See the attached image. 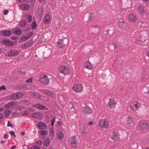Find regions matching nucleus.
<instances>
[{"label":"nucleus","instance_id":"nucleus-1","mask_svg":"<svg viewBox=\"0 0 149 149\" xmlns=\"http://www.w3.org/2000/svg\"><path fill=\"white\" fill-rule=\"evenodd\" d=\"M40 82L43 85H47L49 83V79L46 75L41 74L40 77Z\"/></svg>","mask_w":149,"mask_h":149},{"label":"nucleus","instance_id":"nucleus-2","mask_svg":"<svg viewBox=\"0 0 149 149\" xmlns=\"http://www.w3.org/2000/svg\"><path fill=\"white\" fill-rule=\"evenodd\" d=\"M140 103L138 101H134L130 104V108L134 111L138 110L140 107Z\"/></svg>","mask_w":149,"mask_h":149},{"label":"nucleus","instance_id":"nucleus-3","mask_svg":"<svg viewBox=\"0 0 149 149\" xmlns=\"http://www.w3.org/2000/svg\"><path fill=\"white\" fill-rule=\"evenodd\" d=\"M68 40L65 38L63 40H59L57 42V46L59 48H63L66 44L67 43Z\"/></svg>","mask_w":149,"mask_h":149},{"label":"nucleus","instance_id":"nucleus-4","mask_svg":"<svg viewBox=\"0 0 149 149\" xmlns=\"http://www.w3.org/2000/svg\"><path fill=\"white\" fill-rule=\"evenodd\" d=\"M99 125L102 127L106 128L109 125V122L106 119H101Z\"/></svg>","mask_w":149,"mask_h":149},{"label":"nucleus","instance_id":"nucleus-5","mask_svg":"<svg viewBox=\"0 0 149 149\" xmlns=\"http://www.w3.org/2000/svg\"><path fill=\"white\" fill-rule=\"evenodd\" d=\"M60 70L64 75H66L69 72V70L68 67L65 66L61 65L60 67Z\"/></svg>","mask_w":149,"mask_h":149},{"label":"nucleus","instance_id":"nucleus-6","mask_svg":"<svg viewBox=\"0 0 149 149\" xmlns=\"http://www.w3.org/2000/svg\"><path fill=\"white\" fill-rule=\"evenodd\" d=\"M117 104V102L114 99H111L107 103L108 106L110 109L114 108Z\"/></svg>","mask_w":149,"mask_h":149},{"label":"nucleus","instance_id":"nucleus-7","mask_svg":"<svg viewBox=\"0 0 149 149\" xmlns=\"http://www.w3.org/2000/svg\"><path fill=\"white\" fill-rule=\"evenodd\" d=\"M72 88L73 90L76 92H80L82 90L83 87L81 84H78L74 85Z\"/></svg>","mask_w":149,"mask_h":149},{"label":"nucleus","instance_id":"nucleus-8","mask_svg":"<svg viewBox=\"0 0 149 149\" xmlns=\"http://www.w3.org/2000/svg\"><path fill=\"white\" fill-rule=\"evenodd\" d=\"M84 113L85 114L88 113H91L92 112V109L88 106H86L84 107L83 110Z\"/></svg>","mask_w":149,"mask_h":149},{"label":"nucleus","instance_id":"nucleus-9","mask_svg":"<svg viewBox=\"0 0 149 149\" xmlns=\"http://www.w3.org/2000/svg\"><path fill=\"white\" fill-rule=\"evenodd\" d=\"M18 53L17 51L15 50H11L8 52V55L9 57L16 56Z\"/></svg>","mask_w":149,"mask_h":149},{"label":"nucleus","instance_id":"nucleus-10","mask_svg":"<svg viewBox=\"0 0 149 149\" xmlns=\"http://www.w3.org/2000/svg\"><path fill=\"white\" fill-rule=\"evenodd\" d=\"M111 138L113 140H116L119 139V136L117 132H113L111 133Z\"/></svg>","mask_w":149,"mask_h":149},{"label":"nucleus","instance_id":"nucleus-11","mask_svg":"<svg viewBox=\"0 0 149 149\" xmlns=\"http://www.w3.org/2000/svg\"><path fill=\"white\" fill-rule=\"evenodd\" d=\"M1 35L5 36H9L11 34L10 31L9 30H3L1 32Z\"/></svg>","mask_w":149,"mask_h":149},{"label":"nucleus","instance_id":"nucleus-12","mask_svg":"<svg viewBox=\"0 0 149 149\" xmlns=\"http://www.w3.org/2000/svg\"><path fill=\"white\" fill-rule=\"evenodd\" d=\"M38 127L41 130L45 129L47 128L46 124L42 123L39 122L37 123Z\"/></svg>","mask_w":149,"mask_h":149},{"label":"nucleus","instance_id":"nucleus-13","mask_svg":"<svg viewBox=\"0 0 149 149\" xmlns=\"http://www.w3.org/2000/svg\"><path fill=\"white\" fill-rule=\"evenodd\" d=\"M3 44L4 45H6L7 46H11L13 44V43L11 41L4 39L2 40Z\"/></svg>","mask_w":149,"mask_h":149},{"label":"nucleus","instance_id":"nucleus-14","mask_svg":"<svg viewBox=\"0 0 149 149\" xmlns=\"http://www.w3.org/2000/svg\"><path fill=\"white\" fill-rule=\"evenodd\" d=\"M93 65L89 62H86L85 63L84 67L87 69L91 70L93 68Z\"/></svg>","mask_w":149,"mask_h":149},{"label":"nucleus","instance_id":"nucleus-15","mask_svg":"<svg viewBox=\"0 0 149 149\" xmlns=\"http://www.w3.org/2000/svg\"><path fill=\"white\" fill-rule=\"evenodd\" d=\"M64 19L66 22H69L72 21L73 18L72 15L70 14L66 17Z\"/></svg>","mask_w":149,"mask_h":149},{"label":"nucleus","instance_id":"nucleus-16","mask_svg":"<svg viewBox=\"0 0 149 149\" xmlns=\"http://www.w3.org/2000/svg\"><path fill=\"white\" fill-rule=\"evenodd\" d=\"M128 19L130 21L132 22H134L136 20V17L134 15L130 14L128 17Z\"/></svg>","mask_w":149,"mask_h":149},{"label":"nucleus","instance_id":"nucleus-17","mask_svg":"<svg viewBox=\"0 0 149 149\" xmlns=\"http://www.w3.org/2000/svg\"><path fill=\"white\" fill-rule=\"evenodd\" d=\"M44 11L43 9L42 8H38L37 13L38 15L39 16L40 18H41L43 14Z\"/></svg>","mask_w":149,"mask_h":149},{"label":"nucleus","instance_id":"nucleus-18","mask_svg":"<svg viewBox=\"0 0 149 149\" xmlns=\"http://www.w3.org/2000/svg\"><path fill=\"white\" fill-rule=\"evenodd\" d=\"M50 20V17L49 14H47L43 20V22L45 24L49 23Z\"/></svg>","mask_w":149,"mask_h":149},{"label":"nucleus","instance_id":"nucleus-19","mask_svg":"<svg viewBox=\"0 0 149 149\" xmlns=\"http://www.w3.org/2000/svg\"><path fill=\"white\" fill-rule=\"evenodd\" d=\"M20 6L21 9L23 10H28L30 7L27 4L22 5Z\"/></svg>","mask_w":149,"mask_h":149},{"label":"nucleus","instance_id":"nucleus-20","mask_svg":"<svg viewBox=\"0 0 149 149\" xmlns=\"http://www.w3.org/2000/svg\"><path fill=\"white\" fill-rule=\"evenodd\" d=\"M34 107L40 110H42L45 108V107L43 105L38 104H35Z\"/></svg>","mask_w":149,"mask_h":149},{"label":"nucleus","instance_id":"nucleus-21","mask_svg":"<svg viewBox=\"0 0 149 149\" xmlns=\"http://www.w3.org/2000/svg\"><path fill=\"white\" fill-rule=\"evenodd\" d=\"M22 33L21 30L19 29H15L14 31V34L17 35H19L22 34Z\"/></svg>","mask_w":149,"mask_h":149},{"label":"nucleus","instance_id":"nucleus-22","mask_svg":"<svg viewBox=\"0 0 149 149\" xmlns=\"http://www.w3.org/2000/svg\"><path fill=\"white\" fill-rule=\"evenodd\" d=\"M141 128L143 130H146L148 128V124L147 123H142L140 124Z\"/></svg>","mask_w":149,"mask_h":149},{"label":"nucleus","instance_id":"nucleus-23","mask_svg":"<svg viewBox=\"0 0 149 149\" xmlns=\"http://www.w3.org/2000/svg\"><path fill=\"white\" fill-rule=\"evenodd\" d=\"M31 45V43L29 42H28L25 43L23 45V46L21 47L26 49L29 47Z\"/></svg>","mask_w":149,"mask_h":149},{"label":"nucleus","instance_id":"nucleus-24","mask_svg":"<svg viewBox=\"0 0 149 149\" xmlns=\"http://www.w3.org/2000/svg\"><path fill=\"white\" fill-rule=\"evenodd\" d=\"M57 138L60 140L62 139L64 137V135L63 132H58L57 134Z\"/></svg>","mask_w":149,"mask_h":149},{"label":"nucleus","instance_id":"nucleus-25","mask_svg":"<svg viewBox=\"0 0 149 149\" xmlns=\"http://www.w3.org/2000/svg\"><path fill=\"white\" fill-rule=\"evenodd\" d=\"M41 113H35L33 114L32 115V117L33 118H39L40 117V116L41 114Z\"/></svg>","mask_w":149,"mask_h":149},{"label":"nucleus","instance_id":"nucleus-26","mask_svg":"<svg viewBox=\"0 0 149 149\" xmlns=\"http://www.w3.org/2000/svg\"><path fill=\"white\" fill-rule=\"evenodd\" d=\"M30 38V36H26L25 37L23 35L21 36L20 38L21 40L23 42H24L27 40L28 39Z\"/></svg>","mask_w":149,"mask_h":149},{"label":"nucleus","instance_id":"nucleus-27","mask_svg":"<svg viewBox=\"0 0 149 149\" xmlns=\"http://www.w3.org/2000/svg\"><path fill=\"white\" fill-rule=\"evenodd\" d=\"M10 98L11 99L13 100H16L18 99L16 93L12 94L10 96Z\"/></svg>","mask_w":149,"mask_h":149},{"label":"nucleus","instance_id":"nucleus-28","mask_svg":"<svg viewBox=\"0 0 149 149\" xmlns=\"http://www.w3.org/2000/svg\"><path fill=\"white\" fill-rule=\"evenodd\" d=\"M39 132L40 135L42 136L45 135L47 133V131L46 130H40Z\"/></svg>","mask_w":149,"mask_h":149},{"label":"nucleus","instance_id":"nucleus-29","mask_svg":"<svg viewBox=\"0 0 149 149\" xmlns=\"http://www.w3.org/2000/svg\"><path fill=\"white\" fill-rule=\"evenodd\" d=\"M42 93L49 96H51L52 95V93L48 90L43 91H42Z\"/></svg>","mask_w":149,"mask_h":149},{"label":"nucleus","instance_id":"nucleus-30","mask_svg":"<svg viewBox=\"0 0 149 149\" xmlns=\"http://www.w3.org/2000/svg\"><path fill=\"white\" fill-rule=\"evenodd\" d=\"M50 143L49 139H47L44 141V145L45 146H47Z\"/></svg>","mask_w":149,"mask_h":149},{"label":"nucleus","instance_id":"nucleus-31","mask_svg":"<svg viewBox=\"0 0 149 149\" xmlns=\"http://www.w3.org/2000/svg\"><path fill=\"white\" fill-rule=\"evenodd\" d=\"M26 17L29 22H30L32 20V16L31 15H27L26 16Z\"/></svg>","mask_w":149,"mask_h":149},{"label":"nucleus","instance_id":"nucleus-32","mask_svg":"<svg viewBox=\"0 0 149 149\" xmlns=\"http://www.w3.org/2000/svg\"><path fill=\"white\" fill-rule=\"evenodd\" d=\"M138 9L140 13H142L144 12L143 7L141 6L138 8Z\"/></svg>","mask_w":149,"mask_h":149},{"label":"nucleus","instance_id":"nucleus-33","mask_svg":"<svg viewBox=\"0 0 149 149\" xmlns=\"http://www.w3.org/2000/svg\"><path fill=\"white\" fill-rule=\"evenodd\" d=\"M95 19V16L94 14H90V16L89 17V20L92 22Z\"/></svg>","mask_w":149,"mask_h":149},{"label":"nucleus","instance_id":"nucleus-34","mask_svg":"<svg viewBox=\"0 0 149 149\" xmlns=\"http://www.w3.org/2000/svg\"><path fill=\"white\" fill-rule=\"evenodd\" d=\"M133 119L131 117H129L127 121V124H130L133 122Z\"/></svg>","mask_w":149,"mask_h":149},{"label":"nucleus","instance_id":"nucleus-35","mask_svg":"<svg viewBox=\"0 0 149 149\" xmlns=\"http://www.w3.org/2000/svg\"><path fill=\"white\" fill-rule=\"evenodd\" d=\"M26 24V22L25 21H22L20 23L21 26L25 27Z\"/></svg>","mask_w":149,"mask_h":149},{"label":"nucleus","instance_id":"nucleus-36","mask_svg":"<svg viewBox=\"0 0 149 149\" xmlns=\"http://www.w3.org/2000/svg\"><path fill=\"white\" fill-rule=\"evenodd\" d=\"M10 114V111L9 110H6L5 112V115L6 117H8Z\"/></svg>","mask_w":149,"mask_h":149},{"label":"nucleus","instance_id":"nucleus-37","mask_svg":"<svg viewBox=\"0 0 149 149\" xmlns=\"http://www.w3.org/2000/svg\"><path fill=\"white\" fill-rule=\"evenodd\" d=\"M15 104V103L14 102H11L8 103V104L6 106V107L7 106L8 107L10 108L12 106H14V105Z\"/></svg>","mask_w":149,"mask_h":149},{"label":"nucleus","instance_id":"nucleus-38","mask_svg":"<svg viewBox=\"0 0 149 149\" xmlns=\"http://www.w3.org/2000/svg\"><path fill=\"white\" fill-rule=\"evenodd\" d=\"M78 144V143H70L71 146L73 148L76 147Z\"/></svg>","mask_w":149,"mask_h":149},{"label":"nucleus","instance_id":"nucleus-39","mask_svg":"<svg viewBox=\"0 0 149 149\" xmlns=\"http://www.w3.org/2000/svg\"><path fill=\"white\" fill-rule=\"evenodd\" d=\"M29 112L27 111H24V113H23L22 116H27L29 115Z\"/></svg>","mask_w":149,"mask_h":149},{"label":"nucleus","instance_id":"nucleus-40","mask_svg":"<svg viewBox=\"0 0 149 149\" xmlns=\"http://www.w3.org/2000/svg\"><path fill=\"white\" fill-rule=\"evenodd\" d=\"M119 26L122 28H123L125 26V24H124V22L123 21L120 22L119 23Z\"/></svg>","mask_w":149,"mask_h":149},{"label":"nucleus","instance_id":"nucleus-41","mask_svg":"<svg viewBox=\"0 0 149 149\" xmlns=\"http://www.w3.org/2000/svg\"><path fill=\"white\" fill-rule=\"evenodd\" d=\"M55 117H54L52 118L51 120V124L52 126H53L54 124V123L55 121Z\"/></svg>","mask_w":149,"mask_h":149},{"label":"nucleus","instance_id":"nucleus-42","mask_svg":"<svg viewBox=\"0 0 149 149\" xmlns=\"http://www.w3.org/2000/svg\"><path fill=\"white\" fill-rule=\"evenodd\" d=\"M37 26V24L36 22H33L32 23V28L33 29L35 28Z\"/></svg>","mask_w":149,"mask_h":149},{"label":"nucleus","instance_id":"nucleus-43","mask_svg":"<svg viewBox=\"0 0 149 149\" xmlns=\"http://www.w3.org/2000/svg\"><path fill=\"white\" fill-rule=\"evenodd\" d=\"M16 94L18 99L20 98L23 96V94L19 92L16 93Z\"/></svg>","mask_w":149,"mask_h":149},{"label":"nucleus","instance_id":"nucleus-44","mask_svg":"<svg viewBox=\"0 0 149 149\" xmlns=\"http://www.w3.org/2000/svg\"><path fill=\"white\" fill-rule=\"evenodd\" d=\"M107 36L112 35L113 32L111 30H107Z\"/></svg>","mask_w":149,"mask_h":149},{"label":"nucleus","instance_id":"nucleus-45","mask_svg":"<svg viewBox=\"0 0 149 149\" xmlns=\"http://www.w3.org/2000/svg\"><path fill=\"white\" fill-rule=\"evenodd\" d=\"M31 149H40V148L37 145L33 146L31 147Z\"/></svg>","mask_w":149,"mask_h":149},{"label":"nucleus","instance_id":"nucleus-46","mask_svg":"<svg viewBox=\"0 0 149 149\" xmlns=\"http://www.w3.org/2000/svg\"><path fill=\"white\" fill-rule=\"evenodd\" d=\"M50 134L51 136H54V133L53 129H51L50 131Z\"/></svg>","mask_w":149,"mask_h":149},{"label":"nucleus","instance_id":"nucleus-47","mask_svg":"<svg viewBox=\"0 0 149 149\" xmlns=\"http://www.w3.org/2000/svg\"><path fill=\"white\" fill-rule=\"evenodd\" d=\"M32 79H29L26 80V82L27 83H31L32 82Z\"/></svg>","mask_w":149,"mask_h":149},{"label":"nucleus","instance_id":"nucleus-48","mask_svg":"<svg viewBox=\"0 0 149 149\" xmlns=\"http://www.w3.org/2000/svg\"><path fill=\"white\" fill-rule=\"evenodd\" d=\"M10 133V134L11 136H14L15 137H16V135H15V133L13 131H10L9 132Z\"/></svg>","mask_w":149,"mask_h":149},{"label":"nucleus","instance_id":"nucleus-49","mask_svg":"<svg viewBox=\"0 0 149 149\" xmlns=\"http://www.w3.org/2000/svg\"><path fill=\"white\" fill-rule=\"evenodd\" d=\"M7 126L8 127H11L12 128L13 127V125L11 124V123H10V122L9 121H8Z\"/></svg>","mask_w":149,"mask_h":149},{"label":"nucleus","instance_id":"nucleus-50","mask_svg":"<svg viewBox=\"0 0 149 149\" xmlns=\"http://www.w3.org/2000/svg\"><path fill=\"white\" fill-rule=\"evenodd\" d=\"M8 13V10H5L4 11L3 14L5 15H7Z\"/></svg>","mask_w":149,"mask_h":149},{"label":"nucleus","instance_id":"nucleus-51","mask_svg":"<svg viewBox=\"0 0 149 149\" xmlns=\"http://www.w3.org/2000/svg\"><path fill=\"white\" fill-rule=\"evenodd\" d=\"M37 143L40 145H42V142L41 141H37Z\"/></svg>","mask_w":149,"mask_h":149},{"label":"nucleus","instance_id":"nucleus-52","mask_svg":"<svg viewBox=\"0 0 149 149\" xmlns=\"http://www.w3.org/2000/svg\"><path fill=\"white\" fill-rule=\"evenodd\" d=\"M28 36H30V38L33 35V33L32 32H30V33H27Z\"/></svg>","mask_w":149,"mask_h":149},{"label":"nucleus","instance_id":"nucleus-53","mask_svg":"<svg viewBox=\"0 0 149 149\" xmlns=\"http://www.w3.org/2000/svg\"><path fill=\"white\" fill-rule=\"evenodd\" d=\"M19 114V113L17 112H14L13 113V116L15 115H18Z\"/></svg>","mask_w":149,"mask_h":149},{"label":"nucleus","instance_id":"nucleus-54","mask_svg":"<svg viewBox=\"0 0 149 149\" xmlns=\"http://www.w3.org/2000/svg\"><path fill=\"white\" fill-rule=\"evenodd\" d=\"M6 87L3 85L0 88V90H1L2 89L6 90Z\"/></svg>","mask_w":149,"mask_h":149},{"label":"nucleus","instance_id":"nucleus-55","mask_svg":"<svg viewBox=\"0 0 149 149\" xmlns=\"http://www.w3.org/2000/svg\"><path fill=\"white\" fill-rule=\"evenodd\" d=\"M76 140L75 137L73 136L70 140V141H75Z\"/></svg>","mask_w":149,"mask_h":149},{"label":"nucleus","instance_id":"nucleus-56","mask_svg":"<svg viewBox=\"0 0 149 149\" xmlns=\"http://www.w3.org/2000/svg\"><path fill=\"white\" fill-rule=\"evenodd\" d=\"M3 117V115L1 113H0V122L1 121V119Z\"/></svg>","mask_w":149,"mask_h":149},{"label":"nucleus","instance_id":"nucleus-57","mask_svg":"<svg viewBox=\"0 0 149 149\" xmlns=\"http://www.w3.org/2000/svg\"><path fill=\"white\" fill-rule=\"evenodd\" d=\"M4 137L5 139H7L8 137V135L7 134H5L4 136Z\"/></svg>","mask_w":149,"mask_h":149},{"label":"nucleus","instance_id":"nucleus-58","mask_svg":"<svg viewBox=\"0 0 149 149\" xmlns=\"http://www.w3.org/2000/svg\"><path fill=\"white\" fill-rule=\"evenodd\" d=\"M23 108V107L22 106H19L17 108L18 110H20L21 109Z\"/></svg>","mask_w":149,"mask_h":149},{"label":"nucleus","instance_id":"nucleus-59","mask_svg":"<svg viewBox=\"0 0 149 149\" xmlns=\"http://www.w3.org/2000/svg\"><path fill=\"white\" fill-rule=\"evenodd\" d=\"M16 148V146L15 145L12 146L11 147V149H15Z\"/></svg>","mask_w":149,"mask_h":149},{"label":"nucleus","instance_id":"nucleus-60","mask_svg":"<svg viewBox=\"0 0 149 149\" xmlns=\"http://www.w3.org/2000/svg\"><path fill=\"white\" fill-rule=\"evenodd\" d=\"M70 143H78L77 141L76 140L75 141H70Z\"/></svg>","mask_w":149,"mask_h":149},{"label":"nucleus","instance_id":"nucleus-61","mask_svg":"<svg viewBox=\"0 0 149 149\" xmlns=\"http://www.w3.org/2000/svg\"><path fill=\"white\" fill-rule=\"evenodd\" d=\"M29 1L31 2L34 3L35 2L36 0H29Z\"/></svg>","mask_w":149,"mask_h":149},{"label":"nucleus","instance_id":"nucleus-62","mask_svg":"<svg viewBox=\"0 0 149 149\" xmlns=\"http://www.w3.org/2000/svg\"><path fill=\"white\" fill-rule=\"evenodd\" d=\"M17 38L16 37H13L12 39L13 40H16Z\"/></svg>","mask_w":149,"mask_h":149},{"label":"nucleus","instance_id":"nucleus-63","mask_svg":"<svg viewBox=\"0 0 149 149\" xmlns=\"http://www.w3.org/2000/svg\"><path fill=\"white\" fill-rule=\"evenodd\" d=\"M93 122H90L88 123V125H92L93 124Z\"/></svg>","mask_w":149,"mask_h":149},{"label":"nucleus","instance_id":"nucleus-64","mask_svg":"<svg viewBox=\"0 0 149 149\" xmlns=\"http://www.w3.org/2000/svg\"><path fill=\"white\" fill-rule=\"evenodd\" d=\"M40 138L41 139H43L45 138V136H44L40 135Z\"/></svg>","mask_w":149,"mask_h":149}]
</instances>
